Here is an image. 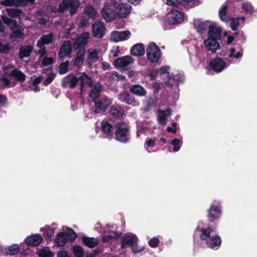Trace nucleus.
<instances>
[{
  "label": "nucleus",
  "mask_w": 257,
  "mask_h": 257,
  "mask_svg": "<svg viewBox=\"0 0 257 257\" xmlns=\"http://www.w3.org/2000/svg\"><path fill=\"white\" fill-rule=\"evenodd\" d=\"M222 32V29L215 25L211 24L209 26L207 38L203 41V44L206 49L212 54L220 49L218 41L221 39Z\"/></svg>",
  "instance_id": "obj_1"
},
{
  "label": "nucleus",
  "mask_w": 257,
  "mask_h": 257,
  "mask_svg": "<svg viewBox=\"0 0 257 257\" xmlns=\"http://www.w3.org/2000/svg\"><path fill=\"white\" fill-rule=\"evenodd\" d=\"M79 81L80 82L81 90L83 89L85 83L87 84L89 87L92 86V78L85 72L82 73L78 77L72 74L67 75L62 79L61 86L63 88L74 89Z\"/></svg>",
  "instance_id": "obj_2"
},
{
  "label": "nucleus",
  "mask_w": 257,
  "mask_h": 257,
  "mask_svg": "<svg viewBox=\"0 0 257 257\" xmlns=\"http://www.w3.org/2000/svg\"><path fill=\"white\" fill-rule=\"evenodd\" d=\"M80 7V3L77 0H63L59 4L58 12L64 13L66 10L69 12L71 16L76 14Z\"/></svg>",
  "instance_id": "obj_3"
},
{
  "label": "nucleus",
  "mask_w": 257,
  "mask_h": 257,
  "mask_svg": "<svg viewBox=\"0 0 257 257\" xmlns=\"http://www.w3.org/2000/svg\"><path fill=\"white\" fill-rule=\"evenodd\" d=\"M92 101L94 103V106L92 107V110L95 114L105 112L107 107L112 103L111 99L104 95Z\"/></svg>",
  "instance_id": "obj_4"
},
{
  "label": "nucleus",
  "mask_w": 257,
  "mask_h": 257,
  "mask_svg": "<svg viewBox=\"0 0 257 257\" xmlns=\"http://www.w3.org/2000/svg\"><path fill=\"white\" fill-rule=\"evenodd\" d=\"M147 58L151 63L159 61L162 52L159 47L154 42L150 43L146 49Z\"/></svg>",
  "instance_id": "obj_5"
},
{
  "label": "nucleus",
  "mask_w": 257,
  "mask_h": 257,
  "mask_svg": "<svg viewBox=\"0 0 257 257\" xmlns=\"http://www.w3.org/2000/svg\"><path fill=\"white\" fill-rule=\"evenodd\" d=\"M116 130L115 132V139L122 143H127L131 139L130 128L121 123L116 125Z\"/></svg>",
  "instance_id": "obj_6"
},
{
  "label": "nucleus",
  "mask_w": 257,
  "mask_h": 257,
  "mask_svg": "<svg viewBox=\"0 0 257 257\" xmlns=\"http://www.w3.org/2000/svg\"><path fill=\"white\" fill-rule=\"evenodd\" d=\"M89 40V33L83 32L79 35L74 42L73 47L74 49L77 50L79 48H85Z\"/></svg>",
  "instance_id": "obj_7"
},
{
  "label": "nucleus",
  "mask_w": 257,
  "mask_h": 257,
  "mask_svg": "<svg viewBox=\"0 0 257 257\" xmlns=\"http://www.w3.org/2000/svg\"><path fill=\"white\" fill-rule=\"evenodd\" d=\"M137 241L138 238L135 235L125 236L122 238L121 241V248L124 249L127 246H131L133 252L134 253H138L139 251L136 250L133 247V245L137 244Z\"/></svg>",
  "instance_id": "obj_8"
},
{
  "label": "nucleus",
  "mask_w": 257,
  "mask_h": 257,
  "mask_svg": "<svg viewBox=\"0 0 257 257\" xmlns=\"http://www.w3.org/2000/svg\"><path fill=\"white\" fill-rule=\"evenodd\" d=\"M132 7L125 3H119L116 6V13L120 18H126L130 14Z\"/></svg>",
  "instance_id": "obj_9"
},
{
  "label": "nucleus",
  "mask_w": 257,
  "mask_h": 257,
  "mask_svg": "<svg viewBox=\"0 0 257 257\" xmlns=\"http://www.w3.org/2000/svg\"><path fill=\"white\" fill-rule=\"evenodd\" d=\"M221 213V206L219 204H212L208 210L207 217L210 222L218 219Z\"/></svg>",
  "instance_id": "obj_10"
},
{
  "label": "nucleus",
  "mask_w": 257,
  "mask_h": 257,
  "mask_svg": "<svg viewBox=\"0 0 257 257\" xmlns=\"http://www.w3.org/2000/svg\"><path fill=\"white\" fill-rule=\"evenodd\" d=\"M102 18L106 22H111L117 17L116 12L109 5H105L101 10Z\"/></svg>",
  "instance_id": "obj_11"
},
{
  "label": "nucleus",
  "mask_w": 257,
  "mask_h": 257,
  "mask_svg": "<svg viewBox=\"0 0 257 257\" xmlns=\"http://www.w3.org/2000/svg\"><path fill=\"white\" fill-rule=\"evenodd\" d=\"M209 66L216 73L221 72L225 67V62L220 58L216 57L209 62Z\"/></svg>",
  "instance_id": "obj_12"
},
{
  "label": "nucleus",
  "mask_w": 257,
  "mask_h": 257,
  "mask_svg": "<svg viewBox=\"0 0 257 257\" xmlns=\"http://www.w3.org/2000/svg\"><path fill=\"white\" fill-rule=\"evenodd\" d=\"M134 62V59L129 55H126L116 59L113 65L116 68H125Z\"/></svg>",
  "instance_id": "obj_13"
},
{
  "label": "nucleus",
  "mask_w": 257,
  "mask_h": 257,
  "mask_svg": "<svg viewBox=\"0 0 257 257\" xmlns=\"http://www.w3.org/2000/svg\"><path fill=\"white\" fill-rule=\"evenodd\" d=\"M168 22L170 24H178L183 21V13L177 10H172L168 14Z\"/></svg>",
  "instance_id": "obj_14"
},
{
  "label": "nucleus",
  "mask_w": 257,
  "mask_h": 257,
  "mask_svg": "<svg viewBox=\"0 0 257 257\" xmlns=\"http://www.w3.org/2000/svg\"><path fill=\"white\" fill-rule=\"evenodd\" d=\"M92 32L93 36L102 38L104 35L105 27L103 22L98 21L92 25Z\"/></svg>",
  "instance_id": "obj_15"
},
{
  "label": "nucleus",
  "mask_w": 257,
  "mask_h": 257,
  "mask_svg": "<svg viewBox=\"0 0 257 257\" xmlns=\"http://www.w3.org/2000/svg\"><path fill=\"white\" fill-rule=\"evenodd\" d=\"M131 33L129 31H114L111 34V40L115 42L122 41L128 39Z\"/></svg>",
  "instance_id": "obj_16"
},
{
  "label": "nucleus",
  "mask_w": 257,
  "mask_h": 257,
  "mask_svg": "<svg viewBox=\"0 0 257 257\" xmlns=\"http://www.w3.org/2000/svg\"><path fill=\"white\" fill-rule=\"evenodd\" d=\"M101 129L107 138H111L113 135V126L107 121L102 120L101 122Z\"/></svg>",
  "instance_id": "obj_17"
},
{
  "label": "nucleus",
  "mask_w": 257,
  "mask_h": 257,
  "mask_svg": "<svg viewBox=\"0 0 257 257\" xmlns=\"http://www.w3.org/2000/svg\"><path fill=\"white\" fill-rule=\"evenodd\" d=\"M118 99L121 102L125 103L128 105H131L132 103L136 102L134 95L129 93V92L126 91L121 92L118 95Z\"/></svg>",
  "instance_id": "obj_18"
},
{
  "label": "nucleus",
  "mask_w": 257,
  "mask_h": 257,
  "mask_svg": "<svg viewBox=\"0 0 257 257\" xmlns=\"http://www.w3.org/2000/svg\"><path fill=\"white\" fill-rule=\"evenodd\" d=\"M43 241L42 236L39 234H32L25 239L26 243L29 246H37Z\"/></svg>",
  "instance_id": "obj_19"
},
{
  "label": "nucleus",
  "mask_w": 257,
  "mask_h": 257,
  "mask_svg": "<svg viewBox=\"0 0 257 257\" xmlns=\"http://www.w3.org/2000/svg\"><path fill=\"white\" fill-rule=\"evenodd\" d=\"M72 52V44L70 41H65L61 45L59 56L60 58H63L68 55H70Z\"/></svg>",
  "instance_id": "obj_20"
},
{
  "label": "nucleus",
  "mask_w": 257,
  "mask_h": 257,
  "mask_svg": "<svg viewBox=\"0 0 257 257\" xmlns=\"http://www.w3.org/2000/svg\"><path fill=\"white\" fill-rule=\"evenodd\" d=\"M130 92L134 95L139 97L144 96L147 94L146 89L140 84H133L130 87Z\"/></svg>",
  "instance_id": "obj_21"
},
{
  "label": "nucleus",
  "mask_w": 257,
  "mask_h": 257,
  "mask_svg": "<svg viewBox=\"0 0 257 257\" xmlns=\"http://www.w3.org/2000/svg\"><path fill=\"white\" fill-rule=\"evenodd\" d=\"M54 40V34L53 33H50L47 35H43L38 40L37 43V46L39 48H42L44 45H49Z\"/></svg>",
  "instance_id": "obj_22"
},
{
  "label": "nucleus",
  "mask_w": 257,
  "mask_h": 257,
  "mask_svg": "<svg viewBox=\"0 0 257 257\" xmlns=\"http://www.w3.org/2000/svg\"><path fill=\"white\" fill-rule=\"evenodd\" d=\"M145 52L144 45L142 43H138L133 45L130 50L131 54L134 56H143Z\"/></svg>",
  "instance_id": "obj_23"
},
{
  "label": "nucleus",
  "mask_w": 257,
  "mask_h": 257,
  "mask_svg": "<svg viewBox=\"0 0 257 257\" xmlns=\"http://www.w3.org/2000/svg\"><path fill=\"white\" fill-rule=\"evenodd\" d=\"M171 114V109L167 108L165 110H159L158 111L157 118L160 124L164 126L166 124V118L167 116H170Z\"/></svg>",
  "instance_id": "obj_24"
},
{
  "label": "nucleus",
  "mask_w": 257,
  "mask_h": 257,
  "mask_svg": "<svg viewBox=\"0 0 257 257\" xmlns=\"http://www.w3.org/2000/svg\"><path fill=\"white\" fill-rule=\"evenodd\" d=\"M92 87L93 88L91 90L89 95V97L92 99V101L96 98H100L101 96H100V93L104 90L103 85L100 83H98L94 86L92 85L91 87Z\"/></svg>",
  "instance_id": "obj_25"
},
{
  "label": "nucleus",
  "mask_w": 257,
  "mask_h": 257,
  "mask_svg": "<svg viewBox=\"0 0 257 257\" xmlns=\"http://www.w3.org/2000/svg\"><path fill=\"white\" fill-rule=\"evenodd\" d=\"M6 74L14 78L16 81L20 82H24L26 79V75L18 68H15L10 73H6Z\"/></svg>",
  "instance_id": "obj_26"
},
{
  "label": "nucleus",
  "mask_w": 257,
  "mask_h": 257,
  "mask_svg": "<svg viewBox=\"0 0 257 257\" xmlns=\"http://www.w3.org/2000/svg\"><path fill=\"white\" fill-rule=\"evenodd\" d=\"M206 243L208 246L212 249H214L215 247L218 248L221 245V239L218 234H215L211 236Z\"/></svg>",
  "instance_id": "obj_27"
},
{
  "label": "nucleus",
  "mask_w": 257,
  "mask_h": 257,
  "mask_svg": "<svg viewBox=\"0 0 257 257\" xmlns=\"http://www.w3.org/2000/svg\"><path fill=\"white\" fill-rule=\"evenodd\" d=\"M33 50V47L31 45H24L22 46L19 50V55L21 59L29 57Z\"/></svg>",
  "instance_id": "obj_28"
},
{
  "label": "nucleus",
  "mask_w": 257,
  "mask_h": 257,
  "mask_svg": "<svg viewBox=\"0 0 257 257\" xmlns=\"http://www.w3.org/2000/svg\"><path fill=\"white\" fill-rule=\"evenodd\" d=\"M25 36L23 30L21 27L12 31L10 35V39L12 41H17L18 39H23Z\"/></svg>",
  "instance_id": "obj_29"
},
{
  "label": "nucleus",
  "mask_w": 257,
  "mask_h": 257,
  "mask_svg": "<svg viewBox=\"0 0 257 257\" xmlns=\"http://www.w3.org/2000/svg\"><path fill=\"white\" fill-rule=\"evenodd\" d=\"M67 240V234L64 232H60L55 239V243L58 246H63L66 244Z\"/></svg>",
  "instance_id": "obj_30"
},
{
  "label": "nucleus",
  "mask_w": 257,
  "mask_h": 257,
  "mask_svg": "<svg viewBox=\"0 0 257 257\" xmlns=\"http://www.w3.org/2000/svg\"><path fill=\"white\" fill-rule=\"evenodd\" d=\"M213 231V228L211 226H208L207 228H203L200 229V238L201 240L206 242L211 236L210 234Z\"/></svg>",
  "instance_id": "obj_31"
},
{
  "label": "nucleus",
  "mask_w": 257,
  "mask_h": 257,
  "mask_svg": "<svg viewBox=\"0 0 257 257\" xmlns=\"http://www.w3.org/2000/svg\"><path fill=\"white\" fill-rule=\"evenodd\" d=\"M82 240L85 245L89 248H93L98 244L97 240L94 237L83 236L82 237Z\"/></svg>",
  "instance_id": "obj_32"
},
{
  "label": "nucleus",
  "mask_w": 257,
  "mask_h": 257,
  "mask_svg": "<svg viewBox=\"0 0 257 257\" xmlns=\"http://www.w3.org/2000/svg\"><path fill=\"white\" fill-rule=\"evenodd\" d=\"M193 26L197 33L202 34L207 28V24L206 22H201L197 20L194 21Z\"/></svg>",
  "instance_id": "obj_33"
},
{
  "label": "nucleus",
  "mask_w": 257,
  "mask_h": 257,
  "mask_svg": "<svg viewBox=\"0 0 257 257\" xmlns=\"http://www.w3.org/2000/svg\"><path fill=\"white\" fill-rule=\"evenodd\" d=\"M109 112L112 115L119 118L122 117L124 111L121 106L117 105H114L111 106Z\"/></svg>",
  "instance_id": "obj_34"
},
{
  "label": "nucleus",
  "mask_w": 257,
  "mask_h": 257,
  "mask_svg": "<svg viewBox=\"0 0 257 257\" xmlns=\"http://www.w3.org/2000/svg\"><path fill=\"white\" fill-rule=\"evenodd\" d=\"M20 250V248L18 244H14L11 246H8L5 248V255H16L19 253Z\"/></svg>",
  "instance_id": "obj_35"
},
{
  "label": "nucleus",
  "mask_w": 257,
  "mask_h": 257,
  "mask_svg": "<svg viewBox=\"0 0 257 257\" xmlns=\"http://www.w3.org/2000/svg\"><path fill=\"white\" fill-rule=\"evenodd\" d=\"M37 254L39 257H53L54 254L48 246H44L37 251Z\"/></svg>",
  "instance_id": "obj_36"
},
{
  "label": "nucleus",
  "mask_w": 257,
  "mask_h": 257,
  "mask_svg": "<svg viewBox=\"0 0 257 257\" xmlns=\"http://www.w3.org/2000/svg\"><path fill=\"white\" fill-rule=\"evenodd\" d=\"M227 6L224 5L222 6L219 10V16L220 20L225 22L229 21V18L227 15Z\"/></svg>",
  "instance_id": "obj_37"
},
{
  "label": "nucleus",
  "mask_w": 257,
  "mask_h": 257,
  "mask_svg": "<svg viewBox=\"0 0 257 257\" xmlns=\"http://www.w3.org/2000/svg\"><path fill=\"white\" fill-rule=\"evenodd\" d=\"M84 13L90 19H95L96 16V12L94 8L91 5L86 6L84 10Z\"/></svg>",
  "instance_id": "obj_38"
},
{
  "label": "nucleus",
  "mask_w": 257,
  "mask_h": 257,
  "mask_svg": "<svg viewBox=\"0 0 257 257\" xmlns=\"http://www.w3.org/2000/svg\"><path fill=\"white\" fill-rule=\"evenodd\" d=\"M7 12L8 15L12 18H17L23 14V11L19 9H8Z\"/></svg>",
  "instance_id": "obj_39"
},
{
  "label": "nucleus",
  "mask_w": 257,
  "mask_h": 257,
  "mask_svg": "<svg viewBox=\"0 0 257 257\" xmlns=\"http://www.w3.org/2000/svg\"><path fill=\"white\" fill-rule=\"evenodd\" d=\"M54 229L49 226L43 228V235L45 238L50 239L54 234Z\"/></svg>",
  "instance_id": "obj_40"
},
{
  "label": "nucleus",
  "mask_w": 257,
  "mask_h": 257,
  "mask_svg": "<svg viewBox=\"0 0 257 257\" xmlns=\"http://www.w3.org/2000/svg\"><path fill=\"white\" fill-rule=\"evenodd\" d=\"M109 78L114 81H119L120 80H124L125 79V77L124 76L119 74L115 71H113L111 73Z\"/></svg>",
  "instance_id": "obj_41"
},
{
  "label": "nucleus",
  "mask_w": 257,
  "mask_h": 257,
  "mask_svg": "<svg viewBox=\"0 0 257 257\" xmlns=\"http://www.w3.org/2000/svg\"><path fill=\"white\" fill-rule=\"evenodd\" d=\"M11 50L10 44L7 43L4 44L0 42V53L1 54H8Z\"/></svg>",
  "instance_id": "obj_42"
},
{
  "label": "nucleus",
  "mask_w": 257,
  "mask_h": 257,
  "mask_svg": "<svg viewBox=\"0 0 257 257\" xmlns=\"http://www.w3.org/2000/svg\"><path fill=\"white\" fill-rule=\"evenodd\" d=\"M69 61H66L62 63L59 67L58 72L60 74L66 73L68 70Z\"/></svg>",
  "instance_id": "obj_43"
},
{
  "label": "nucleus",
  "mask_w": 257,
  "mask_h": 257,
  "mask_svg": "<svg viewBox=\"0 0 257 257\" xmlns=\"http://www.w3.org/2000/svg\"><path fill=\"white\" fill-rule=\"evenodd\" d=\"M239 18H232L231 19V22L230 24V28L232 31H236L238 27L239 26Z\"/></svg>",
  "instance_id": "obj_44"
},
{
  "label": "nucleus",
  "mask_w": 257,
  "mask_h": 257,
  "mask_svg": "<svg viewBox=\"0 0 257 257\" xmlns=\"http://www.w3.org/2000/svg\"><path fill=\"white\" fill-rule=\"evenodd\" d=\"M73 253L76 257H83L84 251L81 247L76 245L73 247Z\"/></svg>",
  "instance_id": "obj_45"
},
{
  "label": "nucleus",
  "mask_w": 257,
  "mask_h": 257,
  "mask_svg": "<svg viewBox=\"0 0 257 257\" xmlns=\"http://www.w3.org/2000/svg\"><path fill=\"white\" fill-rule=\"evenodd\" d=\"M65 233L67 234V238L68 237H70L69 240L71 242L74 241L77 237L76 233L72 228H68L67 231Z\"/></svg>",
  "instance_id": "obj_46"
},
{
  "label": "nucleus",
  "mask_w": 257,
  "mask_h": 257,
  "mask_svg": "<svg viewBox=\"0 0 257 257\" xmlns=\"http://www.w3.org/2000/svg\"><path fill=\"white\" fill-rule=\"evenodd\" d=\"M242 8L246 12L248 13H252L253 11V9L250 3L245 2L242 4Z\"/></svg>",
  "instance_id": "obj_47"
},
{
  "label": "nucleus",
  "mask_w": 257,
  "mask_h": 257,
  "mask_svg": "<svg viewBox=\"0 0 257 257\" xmlns=\"http://www.w3.org/2000/svg\"><path fill=\"white\" fill-rule=\"evenodd\" d=\"M54 63V59L52 57H45L43 59L42 67H45L51 65Z\"/></svg>",
  "instance_id": "obj_48"
},
{
  "label": "nucleus",
  "mask_w": 257,
  "mask_h": 257,
  "mask_svg": "<svg viewBox=\"0 0 257 257\" xmlns=\"http://www.w3.org/2000/svg\"><path fill=\"white\" fill-rule=\"evenodd\" d=\"M55 76L56 74L55 73H51L43 81V85L45 86H47L50 84L54 80Z\"/></svg>",
  "instance_id": "obj_49"
},
{
  "label": "nucleus",
  "mask_w": 257,
  "mask_h": 257,
  "mask_svg": "<svg viewBox=\"0 0 257 257\" xmlns=\"http://www.w3.org/2000/svg\"><path fill=\"white\" fill-rule=\"evenodd\" d=\"M171 144L174 146L173 151L177 152L180 150V140L178 139L175 138L171 142Z\"/></svg>",
  "instance_id": "obj_50"
},
{
  "label": "nucleus",
  "mask_w": 257,
  "mask_h": 257,
  "mask_svg": "<svg viewBox=\"0 0 257 257\" xmlns=\"http://www.w3.org/2000/svg\"><path fill=\"white\" fill-rule=\"evenodd\" d=\"M160 243L159 239L157 237L152 238L149 241V245L152 248L157 247Z\"/></svg>",
  "instance_id": "obj_51"
},
{
  "label": "nucleus",
  "mask_w": 257,
  "mask_h": 257,
  "mask_svg": "<svg viewBox=\"0 0 257 257\" xmlns=\"http://www.w3.org/2000/svg\"><path fill=\"white\" fill-rule=\"evenodd\" d=\"M14 0H3L0 2V4L5 7H12L14 6Z\"/></svg>",
  "instance_id": "obj_52"
},
{
  "label": "nucleus",
  "mask_w": 257,
  "mask_h": 257,
  "mask_svg": "<svg viewBox=\"0 0 257 257\" xmlns=\"http://www.w3.org/2000/svg\"><path fill=\"white\" fill-rule=\"evenodd\" d=\"M181 3L180 0H167L166 4L168 6L178 7Z\"/></svg>",
  "instance_id": "obj_53"
},
{
  "label": "nucleus",
  "mask_w": 257,
  "mask_h": 257,
  "mask_svg": "<svg viewBox=\"0 0 257 257\" xmlns=\"http://www.w3.org/2000/svg\"><path fill=\"white\" fill-rule=\"evenodd\" d=\"M84 59L75 57L74 60L73 65L77 67H80L83 64Z\"/></svg>",
  "instance_id": "obj_54"
},
{
  "label": "nucleus",
  "mask_w": 257,
  "mask_h": 257,
  "mask_svg": "<svg viewBox=\"0 0 257 257\" xmlns=\"http://www.w3.org/2000/svg\"><path fill=\"white\" fill-rule=\"evenodd\" d=\"M14 6L17 7L27 6V3L25 0H14Z\"/></svg>",
  "instance_id": "obj_55"
},
{
  "label": "nucleus",
  "mask_w": 257,
  "mask_h": 257,
  "mask_svg": "<svg viewBox=\"0 0 257 257\" xmlns=\"http://www.w3.org/2000/svg\"><path fill=\"white\" fill-rule=\"evenodd\" d=\"M77 50L78 51L77 52L76 57L84 59V54L85 52V48H79Z\"/></svg>",
  "instance_id": "obj_56"
},
{
  "label": "nucleus",
  "mask_w": 257,
  "mask_h": 257,
  "mask_svg": "<svg viewBox=\"0 0 257 257\" xmlns=\"http://www.w3.org/2000/svg\"><path fill=\"white\" fill-rule=\"evenodd\" d=\"M11 31L21 27L15 20L13 19L11 24L9 25Z\"/></svg>",
  "instance_id": "obj_57"
},
{
  "label": "nucleus",
  "mask_w": 257,
  "mask_h": 257,
  "mask_svg": "<svg viewBox=\"0 0 257 257\" xmlns=\"http://www.w3.org/2000/svg\"><path fill=\"white\" fill-rule=\"evenodd\" d=\"M147 148L154 147L155 145V141L152 139H147L146 141Z\"/></svg>",
  "instance_id": "obj_58"
},
{
  "label": "nucleus",
  "mask_w": 257,
  "mask_h": 257,
  "mask_svg": "<svg viewBox=\"0 0 257 257\" xmlns=\"http://www.w3.org/2000/svg\"><path fill=\"white\" fill-rule=\"evenodd\" d=\"M8 101L7 97L5 95L0 94V106H4Z\"/></svg>",
  "instance_id": "obj_59"
},
{
  "label": "nucleus",
  "mask_w": 257,
  "mask_h": 257,
  "mask_svg": "<svg viewBox=\"0 0 257 257\" xmlns=\"http://www.w3.org/2000/svg\"><path fill=\"white\" fill-rule=\"evenodd\" d=\"M114 238V236L112 235L108 234L104 235L102 237V241L104 242H109L110 240H112Z\"/></svg>",
  "instance_id": "obj_60"
},
{
  "label": "nucleus",
  "mask_w": 257,
  "mask_h": 257,
  "mask_svg": "<svg viewBox=\"0 0 257 257\" xmlns=\"http://www.w3.org/2000/svg\"><path fill=\"white\" fill-rule=\"evenodd\" d=\"M157 75V72L156 70L150 72L149 74V76L151 80H155Z\"/></svg>",
  "instance_id": "obj_61"
},
{
  "label": "nucleus",
  "mask_w": 257,
  "mask_h": 257,
  "mask_svg": "<svg viewBox=\"0 0 257 257\" xmlns=\"http://www.w3.org/2000/svg\"><path fill=\"white\" fill-rule=\"evenodd\" d=\"M57 257H70L65 250H61L57 252Z\"/></svg>",
  "instance_id": "obj_62"
},
{
  "label": "nucleus",
  "mask_w": 257,
  "mask_h": 257,
  "mask_svg": "<svg viewBox=\"0 0 257 257\" xmlns=\"http://www.w3.org/2000/svg\"><path fill=\"white\" fill-rule=\"evenodd\" d=\"M89 57L92 59H96L98 57V53L95 50L89 52Z\"/></svg>",
  "instance_id": "obj_63"
},
{
  "label": "nucleus",
  "mask_w": 257,
  "mask_h": 257,
  "mask_svg": "<svg viewBox=\"0 0 257 257\" xmlns=\"http://www.w3.org/2000/svg\"><path fill=\"white\" fill-rule=\"evenodd\" d=\"M41 80H42L41 76L37 77L35 78V79L33 80V81L32 82V84L34 86H37L38 84H39L41 82Z\"/></svg>",
  "instance_id": "obj_64"
}]
</instances>
